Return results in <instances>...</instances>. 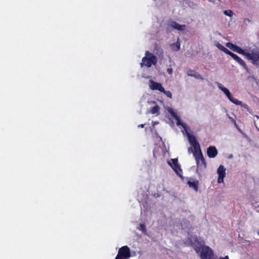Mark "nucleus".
<instances>
[{"mask_svg": "<svg viewBox=\"0 0 259 259\" xmlns=\"http://www.w3.org/2000/svg\"><path fill=\"white\" fill-rule=\"evenodd\" d=\"M244 56L257 68L259 67V49L257 47L244 49Z\"/></svg>", "mask_w": 259, "mask_h": 259, "instance_id": "nucleus-1", "label": "nucleus"}, {"mask_svg": "<svg viewBox=\"0 0 259 259\" xmlns=\"http://www.w3.org/2000/svg\"><path fill=\"white\" fill-rule=\"evenodd\" d=\"M195 251L197 253H200L201 259H217L212 249L207 246L201 245L198 247H195Z\"/></svg>", "mask_w": 259, "mask_h": 259, "instance_id": "nucleus-2", "label": "nucleus"}, {"mask_svg": "<svg viewBox=\"0 0 259 259\" xmlns=\"http://www.w3.org/2000/svg\"><path fill=\"white\" fill-rule=\"evenodd\" d=\"M157 62L156 57L149 51H146L145 56L142 58L141 66H146L148 68L151 67L152 65H156Z\"/></svg>", "mask_w": 259, "mask_h": 259, "instance_id": "nucleus-3", "label": "nucleus"}, {"mask_svg": "<svg viewBox=\"0 0 259 259\" xmlns=\"http://www.w3.org/2000/svg\"><path fill=\"white\" fill-rule=\"evenodd\" d=\"M198 169H204L206 167V163L203 156L201 149L193 151Z\"/></svg>", "mask_w": 259, "mask_h": 259, "instance_id": "nucleus-4", "label": "nucleus"}, {"mask_svg": "<svg viewBox=\"0 0 259 259\" xmlns=\"http://www.w3.org/2000/svg\"><path fill=\"white\" fill-rule=\"evenodd\" d=\"M168 164L171 167L175 173L180 177H182V169L180 165L178 163V160L177 158L171 159V161H168Z\"/></svg>", "mask_w": 259, "mask_h": 259, "instance_id": "nucleus-5", "label": "nucleus"}, {"mask_svg": "<svg viewBox=\"0 0 259 259\" xmlns=\"http://www.w3.org/2000/svg\"><path fill=\"white\" fill-rule=\"evenodd\" d=\"M218 88L219 89H220L222 92H224V93L226 95V96L228 97V98L229 99L230 101L233 102V103L236 104V105H241V102L240 101H238V100L234 98L230 91L228 89L226 88L225 87H223V85L221 83H219L218 85Z\"/></svg>", "mask_w": 259, "mask_h": 259, "instance_id": "nucleus-6", "label": "nucleus"}, {"mask_svg": "<svg viewBox=\"0 0 259 259\" xmlns=\"http://www.w3.org/2000/svg\"><path fill=\"white\" fill-rule=\"evenodd\" d=\"M117 255L128 259L131 256L130 248L125 245L120 247L118 251Z\"/></svg>", "mask_w": 259, "mask_h": 259, "instance_id": "nucleus-7", "label": "nucleus"}, {"mask_svg": "<svg viewBox=\"0 0 259 259\" xmlns=\"http://www.w3.org/2000/svg\"><path fill=\"white\" fill-rule=\"evenodd\" d=\"M244 68L248 72L247 81L251 84L252 87H259V80L256 79L251 73L249 72L248 69L246 68V65L244 63Z\"/></svg>", "mask_w": 259, "mask_h": 259, "instance_id": "nucleus-8", "label": "nucleus"}, {"mask_svg": "<svg viewBox=\"0 0 259 259\" xmlns=\"http://www.w3.org/2000/svg\"><path fill=\"white\" fill-rule=\"evenodd\" d=\"M217 172L218 174V183H223L224 179L226 176V168L223 165H220L218 168Z\"/></svg>", "mask_w": 259, "mask_h": 259, "instance_id": "nucleus-9", "label": "nucleus"}, {"mask_svg": "<svg viewBox=\"0 0 259 259\" xmlns=\"http://www.w3.org/2000/svg\"><path fill=\"white\" fill-rule=\"evenodd\" d=\"M149 82V87L152 90H158L160 92L164 91V89L161 83L152 80H150Z\"/></svg>", "mask_w": 259, "mask_h": 259, "instance_id": "nucleus-10", "label": "nucleus"}, {"mask_svg": "<svg viewBox=\"0 0 259 259\" xmlns=\"http://www.w3.org/2000/svg\"><path fill=\"white\" fill-rule=\"evenodd\" d=\"M218 153V150L214 146H210L207 149V154L209 158H214Z\"/></svg>", "mask_w": 259, "mask_h": 259, "instance_id": "nucleus-11", "label": "nucleus"}, {"mask_svg": "<svg viewBox=\"0 0 259 259\" xmlns=\"http://www.w3.org/2000/svg\"><path fill=\"white\" fill-rule=\"evenodd\" d=\"M189 141L190 143L193 146L194 148V151H196L200 149L199 143L196 141L194 136H189Z\"/></svg>", "mask_w": 259, "mask_h": 259, "instance_id": "nucleus-12", "label": "nucleus"}, {"mask_svg": "<svg viewBox=\"0 0 259 259\" xmlns=\"http://www.w3.org/2000/svg\"><path fill=\"white\" fill-rule=\"evenodd\" d=\"M189 244L195 249V247H198L200 244V242L198 240V237L196 235H192L188 239Z\"/></svg>", "mask_w": 259, "mask_h": 259, "instance_id": "nucleus-13", "label": "nucleus"}, {"mask_svg": "<svg viewBox=\"0 0 259 259\" xmlns=\"http://www.w3.org/2000/svg\"><path fill=\"white\" fill-rule=\"evenodd\" d=\"M226 46L233 51L243 54V49L231 42H227Z\"/></svg>", "mask_w": 259, "mask_h": 259, "instance_id": "nucleus-14", "label": "nucleus"}, {"mask_svg": "<svg viewBox=\"0 0 259 259\" xmlns=\"http://www.w3.org/2000/svg\"><path fill=\"white\" fill-rule=\"evenodd\" d=\"M170 25L173 29L181 31H184L186 27L185 25H180L174 21L170 22Z\"/></svg>", "mask_w": 259, "mask_h": 259, "instance_id": "nucleus-15", "label": "nucleus"}, {"mask_svg": "<svg viewBox=\"0 0 259 259\" xmlns=\"http://www.w3.org/2000/svg\"><path fill=\"white\" fill-rule=\"evenodd\" d=\"M199 182L197 180L188 182V185L190 188H192L195 191H198Z\"/></svg>", "mask_w": 259, "mask_h": 259, "instance_id": "nucleus-16", "label": "nucleus"}, {"mask_svg": "<svg viewBox=\"0 0 259 259\" xmlns=\"http://www.w3.org/2000/svg\"><path fill=\"white\" fill-rule=\"evenodd\" d=\"M230 56H231L235 60L237 61L240 64L243 65V60L239 57L237 55L233 53L231 51H229L228 53L227 54Z\"/></svg>", "mask_w": 259, "mask_h": 259, "instance_id": "nucleus-17", "label": "nucleus"}, {"mask_svg": "<svg viewBox=\"0 0 259 259\" xmlns=\"http://www.w3.org/2000/svg\"><path fill=\"white\" fill-rule=\"evenodd\" d=\"M160 107L158 105H156L152 107L150 109V113L152 114H159Z\"/></svg>", "mask_w": 259, "mask_h": 259, "instance_id": "nucleus-18", "label": "nucleus"}, {"mask_svg": "<svg viewBox=\"0 0 259 259\" xmlns=\"http://www.w3.org/2000/svg\"><path fill=\"white\" fill-rule=\"evenodd\" d=\"M216 46L219 50L222 51L226 54H227L228 53V52L229 51V50H228L227 48H226L225 47H224L223 45H222L221 44H220L219 43H218V44L216 45Z\"/></svg>", "mask_w": 259, "mask_h": 259, "instance_id": "nucleus-19", "label": "nucleus"}, {"mask_svg": "<svg viewBox=\"0 0 259 259\" xmlns=\"http://www.w3.org/2000/svg\"><path fill=\"white\" fill-rule=\"evenodd\" d=\"M224 13L225 15L229 16V17H232L233 15V11L230 10H227L224 11Z\"/></svg>", "mask_w": 259, "mask_h": 259, "instance_id": "nucleus-20", "label": "nucleus"}, {"mask_svg": "<svg viewBox=\"0 0 259 259\" xmlns=\"http://www.w3.org/2000/svg\"><path fill=\"white\" fill-rule=\"evenodd\" d=\"M161 93H164L167 97H168L169 98H172V94L169 91H166L164 90V91L161 92Z\"/></svg>", "mask_w": 259, "mask_h": 259, "instance_id": "nucleus-21", "label": "nucleus"}, {"mask_svg": "<svg viewBox=\"0 0 259 259\" xmlns=\"http://www.w3.org/2000/svg\"><path fill=\"white\" fill-rule=\"evenodd\" d=\"M177 121V125H182L183 127L184 126V124L181 123V119L179 116H177L175 118Z\"/></svg>", "mask_w": 259, "mask_h": 259, "instance_id": "nucleus-22", "label": "nucleus"}, {"mask_svg": "<svg viewBox=\"0 0 259 259\" xmlns=\"http://www.w3.org/2000/svg\"><path fill=\"white\" fill-rule=\"evenodd\" d=\"M169 113L170 114L172 117H173L174 118H176L177 116H178L177 114L172 110V109H170L168 110Z\"/></svg>", "mask_w": 259, "mask_h": 259, "instance_id": "nucleus-23", "label": "nucleus"}, {"mask_svg": "<svg viewBox=\"0 0 259 259\" xmlns=\"http://www.w3.org/2000/svg\"><path fill=\"white\" fill-rule=\"evenodd\" d=\"M196 71L192 70H189L187 71V75L190 76H194V74L195 73Z\"/></svg>", "mask_w": 259, "mask_h": 259, "instance_id": "nucleus-24", "label": "nucleus"}, {"mask_svg": "<svg viewBox=\"0 0 259 259\" xmlns=\"http://www.w3.org/2000/svg\"><path fill=\"white\" fill-rule=\"evenodd\" d=\"M195 78H197V79H201V80H203V77H202V76L199 74V73H198L197 72H195V73L194 74V76Z\"/></svg>", "mask_w": 259, "mask_h": 259, "instance_id": "nucleus-25", "label": "nucleus"}, {"mask_svg": "<svg viewBox=\"0 0 259 259\" xmlns=\"http://www.w3.org/2000/svg\"><path fill=\"white\" fill-rule=\"evenodd\" d=\"M140 230L142 231L143 232H146V228L145 225L141 224L140 225Z\"/></svg>", "mask_w": 259, "mask_h": 259, "instance_id": "nucleus-26", "label": "nucleus"}, {"mask_svg": "<svg viewBox=\"0 0 259 259\" xmlns=\"http://www.w3.org/2000/svg\"><path fill=\"white\" fill-rule=\"evenodd\" d=\"M167 72L169 74H171L172 73V69L171 68H167Z\"/></svg>", "mask_w": 259, "mask_h": 259, "instance_id": "nucleus-27", "label": "nucleus"}, {"mask_svg": "<svg viewBox=\"0 0 259 259\" xmlns=\"http://www.w3.org/2000/svg\"><path fill=\"white\" fill-rule=\"evenodd\" d=\"M176 47H177V49H176V51H179L180 49V45L179 43H178L177 45H176Z\"/></svg>", "mask_w": 259, "mask_h": 259, "instance_id": "nucleus-28", "label": "nucleus"}, {"mask_svg": "<svg viewBox=\"0 0 259 259\" xmlns=\"http://www.w3.org/2000/svg\"><path fill=\"white\" fill-rule=\"evenodd\" d=\"M220 259H229L228 256H226L225 257H221Z\"/></svg>", "mask_w": 259, "mask_h": 259, "instance_id": "nucleus-29", "label": "nucleus"}, {"mask_svg": "<svg viewBox=\"0 0 259 259\" xmlns=\"http://www.w3.org/2000/svg\"><path fill=\"white\" fill-rule=\"evenodd\" d=\"M144 125H145L144 124H141L139 125L138 127L143 128L144 127Z\"/></svg>", "mask_w": 259, "mask_h": 259, "instance_id": "nucleus-30", "label": "nucleus"}, {"mask_svg": "<svg viewBox=\"0 0 259 259\" xmlns=\"http://www.w3.org/2000/svg\"><path fill=\"white\" fill-rule=\"evenodd\" d=\"M243 107H244V108H246L248 109V107L246 105L244 104Z\"/></svg>", "mask_w": 259, "mask_h": 259, "instance_id": "nucleus-31", "label": "nucleus"}, {"mask_svg": "<svg viewBox=\"0 0 259 259\" xmlns=\"http://www.w3.org/2000/svg\"><path fill=\"white\" fill-rule=\"evenodd\" d=\"M188 151L190 152V151H192V150L191 148H190L189 149H188Z\"/></svg>", "mask_w": 259, "mask_h": 259, "instance_id": "nucleus-32", "label": "nucleus"}, {"mask_svg": "<svg viewBox=\"0 0 259 259\" xmlns=\"http://www.w3.org/2000/svg\"><path fill=\"white\" fill-rule=\"evenodd\" d=\"M247 20L248 21V22H249V20L248 19H245V21Z\"/></svg>", "mask_w": 259, "mask_h": 259, "instance_id": "nucleus-33", "label": "nucleus"}]
</instances>
